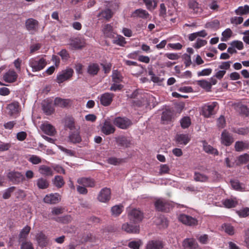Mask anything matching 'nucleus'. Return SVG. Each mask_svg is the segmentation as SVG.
I'll return each instance as SVG.
<instances>
[{"label":"nucleus","mask_w":249,"mask_h":249,"mask_svg":"<svg viewBox=\"0 0 249 249\" xmlns=\"http://www.w3.org/2000/svg\"><path fill=\"white\" fill-rule=\"evenodd\" d=\"M29 64L32 68V71L35 72L43 69L47 65V62L44 58L35 57L30 59Z\"/></svg>","instance_id":"nucleus-1"},{"label":"nucleus","mask_w":249,"mask_h":249,"mask_svg":"<svg viewBox=\"0 0 249 249\" xmlns=\"http://www.w3.org/2000/svg\"><path fill=\"white\" fill-rule=\"evenodd\" d=\"M73 74V70L71 68H67L57 74L55 80L56 82L58 84H61L69 80L72 76Z\"/></svg>","instance_id":"nucleus-2"},{"label":"nucleus","mask_w":249,"mask_h":249,"mask_svg":"<svg viewBox=\"0 0 249 249\" xmlns=\"http://www.w3.org/2000/svg\"><path fill=\"white\" fill-rule=\"evenodd\" d=\"M154 206L156 210L159 212H168L172 208L171 203L163 198L157 199L154 203Z\"/></svg>","instance_id":"nucleus-3"},{"label":"nucleus","mask_w":249,"mask_h":249,"mask_svg":"<svg viewBox=\"0 0 249 249\" xmlns=\"http://www.w3.org/2000/svg\"><path fill=\"white\" fill-rule=\"evenodd\" d=\"M7 177L10 181L15 184H18L25 180V177L21 173L15 171L8 172L7 174Z\"/></svg>","instance_id":"nucleus-4"},{"label":"nucleus","mask_w":249,"mask_h":249,"mask_svg":"<svg viewBox=\"0 0 249 249\" xmlns=\"http://www.w3.org/2000/svg\"><path fill=\"white\" fill-rule=\"evenodd\" d=\"M54 104L53 100L47 99L42 103V108L43 112L47 115H50L54 112Z\"/></svg>","instance_id":"nucleus-5"},{"label":"nucleus","mask_w":249,"mask_h":249,"mask_svg":"<svg viewBox=\"0 0 249 249\" xmlns=\"http://www.w3.org/2000/svg\"><path fill=\"white\" fill-rule=\"evenodd\" d=\"M128 216L130 221L137 223L142 221L143 215L140 210L133 209L128 213Z\"/></svg>","instance_id":"nucleus-6"},{"label":"nucleus","mask_w":249,"mask_h":249,"mask_svg":"<svg viewBox=\"0 0 249 249\" xmlns=\"http://www.w3.org/2000/svg\"><path fill=\"white\" fill-rule=\"evenodd\" d=\"M179 221L188 226H194L197 224V220L190 215L180 214L178 216Z\"/></svg>","instance_id":"nucleus-7"},{"label":"nucleus","mask_w":249,"mask_h":249,"mask_svg":"<svg viewBox=\"0 0 249 249\" xmlns=\"http://www.w3.org/2000/svg\"><path fill=\"white\" fill-rule=\"evenodd\" d=\"M114 124L122 129H126L132 124L131 120L126 118L117 117L113 122Z\"/></svg>","instance_id":"nucleus-8"},{"label":"nucleus","mask_w":249,"mask_h":249,"mask_svg":"<svg viewBox=\"0 0 249 249\" xmlns=\"http://www.w3.org/2000/svg\"><path fill=\"white\" fill-rule=\"evenodd\" d=\"M217 105V103L214 102L210 105L204 106L202 109V114L206 118L210 117L214 114V109Z\"/></svg>","instance_id":"nucleus-9"},{"label":"nucleus","mask_w":249,"mask_h":249,"mask_svg":"<svg viewBox=\"0 0 249 249\" xmlns=\"http://www.w3.org/2000/svg\"><path fill=\"white\" fill-rule=\"evenodd\" d=\"M110 189L107 188H104L100 192L97 198L100 202H107L110 200Z\"/></svg>","instance_id":"nucleus-10"},{"label":"nucleus","mask_w":249,"mask_h":249,"mask_svg":"<svg viewBox=\"0 0 249 249\" xmlns=\"http://www.w3.org/2000/svg\"><path fill=\"white\" fill-rule=\"evenodd\" d=\"M221 142L226 146L231 145L233 142L232 135L226 130H224L221 134Z\"/></svg>","instance_id":"nucleus-11"},{"label":"nucleus","mask_w":249,"mask_h":249,"mask_svg":"<svg viewBox=\"0 0 249 249\" xmlns=\"http://www.w3.org/2000/svg\"><path fill=\"white\" fill-rule=\"evenodd\" d=\"M164 244L162 240L159 239L149 240L145 246V249H162Z\"/></svg>","instance_id":"nucleus-12"},{"label":"nucleus","mask_w":249,"mask_h":249,"mask_svg":"<svg viewBox=\"0 0 249 249\" xmlns=\"http://www.w3.org/2000/svg\"><path fill=\"white\" fill-rule=\"evenodd\" d=\"M60 195L57 193L50 194L46 195L43 199V201L47 204H54L60 201Z\"/></svg>","instance_id":"nucleus-13"},{"label":"nucleus","mask_w":249,"mask_h":249,"mask_svg":"<svg viewBox=\"0 0 249 249\" xmlns=\"http://www.w3.org/2000/svg\"><path fill=\"white\" fill-rule=\"evenodd\" d=\"M184 249H201L196 240L193 238H186L183 242Z\"/></svg>","instance_id":"nucleus-14"},{"label":"nucleus","mask_w":249,"mask_h":249,"mask_svg":"<svg viewBox=\"0 0 249 249\" xmlns=\"http://www.w3.org/2000/svg\"><path fill=\"white\" fill-rule=\"evenodd\" d=\"M85 42L83 39L75 38L70 39L69 45L72 49H81L85 46Z\"/></svg>","instance_id":"nucleus-15"},{"label":"nucleus","mask_w":249,"mask_h":249,"mask_svg":"<svg viewBox=\"0 0 249 249\" xmlns=\"http://www.w3.org/2000/svg\"><path fill=\"white\" fill-rule=\"evenodd\" d=\"M18 74L13 70H10L3 76V79L6 82L12 83L16 81Z\"/></svg>","instance_id":"nucleus-16"},{"label":"nucleus","mask_w":249,"mask_h":249,"mask_svg":"<svg viewBox=\"0 0 249 249\" xmlns=\"http://www.w3.org/2000/svg\"><path fill=\"white\" fill-rule=\"evenodd\" d=\"M122 229L129 233H138L140 231L139 226L132 225L128 223L123 224Z\"/></svg>","instance_id":"nucleus-17"},{"label":"nucleus","mask_w":249,"mask_h":249,"mask_svg":"<svg viewBox=\"0 0 249 249\" xmlns=\"http://www.w3.org/2000/svg\"><path fill=\"white\" fill-rule=\"evenodd\" d=\"M190 12L194 14L199 15L202 12V9L199 4L195 0H191L189 3Z\"/></svg>","instance_id":"nucleus-18"},{"label":"nucleus","mask_w":249,"mask_h":249,"mask_svg":"<svg viewBox=\"0 0 249 249\" xmlns=\"http://www.w3.org/2000/svg\"><path fill=\"white\" fill-rule=\"evenodd\" d=\"M131 17L134 18L147 19L149 17V14L145 10L142 9H138L132 12Z\"/></svg>","instance_id":"nucleus-19"},{"label":"nucleus","mask_w":249,"mask_h":249,"mask_svg":"<svg viewBox=\"0 0 249 249\" xmlns=\"http://www.w3.org/2000/svg\"><path fill=\"white\" fill-rule=\"evenodd\" d=\"M36 238L38 245L42 248L46 247L49 243L47 236L42 232L37 233Z\"/></svg>","instance_id":"nucleus-20"},{"label":"nucleus","mask_w":249,"mask_h":249,"mask_svg":"<svg viewBox=\"0 0 249 249\" xmlns=\"http://www.w3.org/2000/svg\"><path fill=\"white\" fill-rule=\"evenodd\" d=\"M115 129L110 121L106 120L102 127V131L106 135L113 133Z\"/></svg>","instance_id":"nucleus-21"},{"label":"nucleus","mask_w":249,"mask_h":249,"mask_svg":"<svg viewBox=\"0 0 249 249\" xmlns=\"http://www.w3.org/2000/svg\"><path fill=\"white\" fill-rule=\"evenodd\" d=\"M71 101L70 99H64L57 97L54 100V105L60 107H67L70 106Z\"/></svg>","instance_id":"nucleus-22"},{"label":"nucleus","mask_w":249,"mask_h":249,"mask_svg":"<svg viewBox=\"0 0 249 249\" xmlns=\"http://www.w3.org/2000/svg\"><path fill=\"white\" fill-rule=\"evenodd\" d=\"M176 142L178 144L186 145L190 141L188 134H177L175 137Z\"/></svg>","instance_id":"nucleus-23"},{"label":"nucleus","mask_w":249,"mask_h":249,"mask_svg":"<svg viewBox=\"0 0 249 249\" xmlns=\"http://www.w3.org/2000/svg\"><path fill=\"white\" fill-rule=\"evenodd\" d=\"M41 129L47 135L54 136L56 133V130L53 126L50 124H44L41 125Z\"/></svg>","instance_id":"nucleus-24"},{"label":"nucleus","mask_w":249,"mask_h":249,"mask_svg":"<svg viewBox=\"0 0 249 249\" xmlns=\"http://www.w3.org/2000/svg\"><path fill=\"white\" fill-rule=\"evenodd\" d=\"M174 116V112L170 109H166L162 112L161 121L163 123L168 124L172 121Z\"/></svg>","instance_id":"nucleus-25"},{"label":"nucleus","mask_w":249,"mask_h":249,"mask_svg":"<svg viewBox=\"0 0 249 249\" xmlns=\"http://www.w3.org/2000/svg\"><path fill=\"white\" fill-rule=\"evenodd\" d=\"M77 183L86 187H92L95 185L94 180L90 178H78Z\"/></svg>","instance_id":"nucleus-26"},{"label":"nucleus","mask_w":249,"mask_h":249,"mask_svg":"<svg viewBox=\"0 0 249 249\" xmlns=\"http://www.w3.org/2000/svg\"><path fill=\"white\" fill-rule=\"evenodd\" d=\"M222 204L227 208L235 207L238 204V201L236 198H227L222 201Z\"/></svg>","instance_id":"nucleus-27"},{"label":"nucleus","mask_w":249,"mask_h":249,"mask_svg":"<svg viewBox=\"0 0 249 249\" xmlns=\"http://www.w3.org/2000/svg\"><path fill=\"white\" fill-rule=\"evenodd\" d=\"M103 33L106 37L109 38L114 37V33L113 30V27L109 24H106L104 26L102 29Z\"/></svg>","instance_id":"nucleus-28"},{"label":"nucleus","mask_w":249,"mask_h":249,"mask_svg":"<svg viewBox=\"0 0 249 249\" xmlns=\"http://www.w3.org/2000/svg\"><path fill=\"white\" fill-rule=\"evenodd\" d=\"M113 94H102L100 98V103L104 106H109L112 101Z\"/></svg>","instance_id":"nucleus-29"},{"label":"nucleus","mask_w":249,"mask_h":249,"mask_svg":"<svg viewBox=\"0 0 249 249\" xmlns=\"http://www.w3.org/2000/svg\"><path fill=\"white\" fill-rule=\"evenodd\" d=\"M7 109L8 111V114L12 116L18 112L19 104L18 102H13L8 105Z\"/></svg>","instance_id":"nucleus-30"},{"label":"nucleus","mask_w":249,"mask_h":249,"mask_svg":"<svg viewBox=\"0 0 249 249\" xmlns=\"http://www.w3.org/2000/svg\"><path fill=\"white\" fill-rule=\"evenodd\" d=\"M38 22L33 18L28 19L25 22V25L27 29L29 31L35 30L38 26Z\"/></svg>","instance_id":"nucleus-31"},{"label":"nucleus","mask_w":249,"mask_h":249,"mask_svg":"<svg viewBox=\"0 0 249 249\" xmlns=\"http://www.w3.org/2000/svg\"><path fill=\"white\" fill-rule=\"evenodd\" d=\"M197 84L201 88L204 89L205 91L210 92L211 91L212 88L208 81L205 79L198 80L197 81Z\"/></svg>","instance_id":"nucleus-32"},{"label":"nucleus","mask_w":249,"mask_h":249,"mask_svg":"<svg viewBox=\"0 0 249 249\" xmlns=\"http://www.w3.org/2000/svg\"><path fill=\"white\" fill-rule=\"evenodd\" d=\"M100 70L99 66L97 63H91L88 68V72L92 75H96Z\"/></svg>","instance_id":"nucleus-33"},{"label":"nucleus","mask_w":249,"mask_h":249,"mask_svg":"<svg viewBox=\"0 0 249 249\" xmlns=\"http://www.w3.org/2000/svg\"><path fill=\"white\" fill-rule=\"evenodd\" d=\"M30 230L31 227L28 226H26L21 231L19 235V242H22L26 239Z\"/></svg>","instance_id":"nucleus-34"},{"label":"nucleus","mask_w":249,"mask_h":249,"mask_svg":"<svg viewBox=\"0 0 249 249\" xmlns=\"http://www.w3.org/2000/svg\"><path fill=\"white\" fill-rule=\"evenodd\" d=\"M236 109L239 111L241 115H244L246 117L249 116V108H248L246 106L238 104L236 106Z\"/></svg>","instance_id":"nucleus-35"},{"label":"nucleus","mask_w":249,"mask_h":249,"mask_svg":"<svg viewBox=\"0 0 249 249\" xmlns=\"http://www.w3.org/2000/svg\"><path fill=\"white\" fill-rule=\"evenodd\" d=\"M112 16L113 13L111 10L109 9H107L100 12L98 17L108 20L112 18Z\"/></svg>","instance_id":"nucleus-36"},{"label":"nucleus","mask_w":249,"mask_h":249,"mask_svg":"<svg viewBox=\"0 0 249 249\" xmlns=\"http://www.w3.org/2000/svg\"><path fill=\"white\" fill-rule=\"evenodd\" d=\"M116 142L119 145L122 147H128L130 145V141L124 137L118 138Z\"/></svg>","instance_id":"nucleus-37"},{"label":"nucleus","mask_w":249,"mask_h":249,"mask_svg":"<svg viewBox=\"0 0 249 249\" xmlns=\"http://www.w3.org/2000/svg\"><path fill=\"white\" fill-rule=\"evenodd\" d=\"M249 147L248 143L242 141H237L235 142L234 147L236 151H241Z\"/></svg>","instance_id":"nucleus-38"},{"label":"nucleus","mask_w":249,"mask_h":249,"mask_svg":"<svg viewBox=\"0 0 249 249\" xmlns=\"http://www.w3.org/2000/svg\"><path fill=\"white\" fill-rule=\"evenodd\" d=\"M203 149L207 153L214 154L215 155H218V152L216 149L214 148L211 145L208 144L206 142H204Z\"/></svg>","instance_id":"nucleus-39"},{"label":"nucleus","mask_w":249,"mask_h":249,"mask_svg":"<svg viewBox=\"0 0 249 249\" xmlns=\"http://www.w3.org/2000/svg\"><path fill=\"white\" fill-rule=\"evenodd\" d=\"M65 125L67 128L70 130H73L75 128L74 119L72 117H67L65 119Z\"/></svg>","instance_id":"nucleus-40"},{"label":"nucleus","mask_w":249,"mask_h":249,"mask_svg":"<svg viewBox=\"0 0 249 249\" xmlns=\"http://www.w3.org/2000/svg\"><path fill=\"white\" fill-rule=\"evenodd\" d=\"M235 13L237 15H247L249 13V6L245 5L244 6H239L235 10Z\"/></svg>","instance_id":"nucleus-41"},{"label":"nucleus","mask_w":249,"mask_h":249,"mask_svg":"<svg viewBox=\"0 0 249 249\" xmlns=\"http://www.w3.org/2000/svg\"><path fill=\"white\" fill-rule=\"evenodd\" d=\"M40 174L43 175L51 176L53 175V171L51 168L46 165H41L39 169Z\"/></svg>","instance_id":"nucleus-42"},{"label":"nucleus","mask_w":249,"mask_h":249,"mask_svg":"<svg viewBox=\"0 0 249 249\" xmlns=\"http://www.w3.org/2000/svg\"><path fill=\"white\" fill-rule=\"evenodd\" d=\"M36 184L39 189H45L49 187V183L46 179L41 178L37 179Z\"/></svg>","instance_id":"nucleus-43"},{"label":"nucleus","mask_w":249,"mask_h":249,"mask_svg":"<svg viewBox=\"0 0 249 249\" xmlns=\"http://www.w3.org/2000/svg\"><path fill=\"white\" fill-rule=\"evenodd\" d=\"M180 125L181 127L183 128H188L191 124V119L188 116H185L183 117L180 121Z\"/></svg>","instance_id":"nucleus-44"},{"label":"nucleus","mask_w":249,"mask_h":249,"mask_svg":"<svg viewBox=\"0 0 249 249\" xmlns=\"http://www.w3.org/2000/svg\"><path fill=\"white\" fill-rule=\"evenodd\" d=\"M52 219L56 222L62 223H68L72 220L71 217L70 215H66L62 217L52 218Z\"/></svg>","instance_id":"nucleus-45"},{"label":"nucleus","mask_w":249,"mask_h":249,"mask_svg":"<svg viewBox=\"0 0 249 249\" xmlns=\"http://www.w3.org/2000/svg\"><path fill=\"white\" fill-rule=\"evenodd\" d=\"M112 80L114 83H118L122 81L123 77L118 70H113L112 74Z\"/></svg>","instance_id":"nucleus-46"},{"label":"nucleus","mask_w":249,"mask_h":249,"mask_svg":"<svg viewBox=\"0 0 249 249\" xmlns=\"http://www.w3.org/2000/svg\"><path fill=\"white\" fill-rule=\"evenodd\" d=\"M123 206L121 205H117L111 208V212L112 215L119 216L123 212Z\"/></svg>","instance_id":"nucleus-47"},{"label":"nucleus","mask_w":249,"mask_h":249,"mask_svg":"<svg viewBox=\"0 0 249 249\" xmlns=\"http://www.w3.org/2000/svg\"><path fill=\"white\" fill-rule=\"evenodd\" d=\"M70 141L73 143H79L81 141V138L78 132H74L69 136Z\"/></svg>","instance_id":"nucleus-48"},{"label":"nucleus","mask_w":249,"mask_h":249,"mask_svg":"<svg viewBox=\"0 0 249 249\" xmlns=\"http://www.w3.org/2000/svg\"><path fill=\"white\" fill-rule=\"evenodd\" d=\"M114 44L121 46H124L126 43L125 38L121 35H117V36L113 40Z\"/></svg>","instance_id":"nucleus-49"},{"label":"nucleus","mask_w":249,"mask_h":249,"mask_svg":"<svg viewBox=\"0 0 249 249\" xmlns=\"http://www.w3.org/2000/svg\"><path fill=\"white\" fill-rule=\"evenodd\" d=\"M53 183L56 187L60 188L64 185L65 182L62 177L56 176L53 180Z\"/></svg>","instance_id":"nucleus-50"},{"label":"nucleus","mask_w":249,"mask_h":249,"mask_svg":"<svg viewBox=\"0 0 249 249\" xmlns=\"http://www.w3.org/2000/svg\"><path fill=\"white\" fill-rule=\"evenodd\" d=\"M236 213L240 217H246L249 215V208L245 207L236 211Z\"/></svg>","instance_id":"nucleus-51"},{"label":"nucleus","mask_w":249,"mask_h":249,"mask_svg":"<svg viewBox=\"0 0 249 249\" xmlns=\"http://www.w3.org/2000/svg\"><path fill=\"white\" fill-rule=\"evenodd\" d=\"M194 179L196 181L206 182L208 180V178L203 174L199 173H195Z\"/></svg>","instance_id":"nucleus-52"},{"label":"nucleus","mask_w":249,"mask_h":249,"mask_svg":"<svg viewBox=\"0 0 249 249\" xmlns=\"http://www.w3.org/2000/svg\"><path fill=\"white\" fill-rule=\"evenodd\" d=\"M222 228L224 229L225 231L229 235H233L234 233V227L230 224L225 223L223 225Z\"/></svg>","instance_id":"nucleus-53"},{"label":"nucleus","mask_w":249,"mask_h":249,"mask_svg":"<svg viewBox=\"0 0 249 249\" xmlns=\"http://www.w3.org/2000/svg\"><path fill=\"white\" fill-rule=\"evenodd\" d=\"M231 30L230 28L226 29L222 34L221 40L222 41H227L231 36Z\"/></svg>","instance_id":"nucleus-54"},{"label":"nucleus","mask_w":249,"mask_h":249,"mask_svg":"<svg viewBox=\"0 0 249 249\" xmlns=\"http://www.w3.org/2000/svg\"><path fill=\"white\" fill-rule=\"evenodd\" d=\"M16 187L12 186L7 189L3 194V198L4 199H8L11 195V194L14 192Z\"/></svg>","instance_id":"nucleus-55"},{"label":"nucleus","mask_w":249,"mask_h":249,"mask_svg":"<svg viewBox=\"0 0 249 249\" xmlns=\"http://www.w3.org/2000/svg\"><path fill=\"white\" fill-rule=\"evenodd\" d=\"M142 244L141 240L136 241H131L128 243V246L131 249H140V247Z\"/></svg>","instance_id":"nucleus-56"},{"label":"nucleus","mask_w":249,"mask_h":249,"mask_svg":"<svg viewBox=\"0 0 249 249\" xmlns=\"http://www.w3.org/2000/svg\"><path fill=\"white\" fill-rule=\"evenodd\" d=\"M15 195L16 197L19 200H23L26 196L25 191L20 189L15 192Z\"/></svg>","instance_id":"nucleus-57"},{"label":"nucleus","mask_w":249,"mask_h":249,"mask_svg":"<svg viewBox=\"0 0 249 249\" xmlns=\"http://www.w3.org/2000/svg\"><path fill=\"white\" fill-rule=\"evenodd\" d=\"M249 161V155L244 154L238 157V162L240 164L246 163Z\"/></svg>","instance_id":"nucleus-58"},{"label":"nucleus","mask_w":249,"mask_h":249,"mask_svg":"<svg viewBox=\"0 0 249 249\" xmlns=\"http://www.w3.org/2000/svg\"><path fill=\"white\" fill-rule=\"evenodd\" d=\"M217 125L218 127L220 128H223L226 126V120L223 116H220L217 119Z\"/></svg>","instance_id":"nucleus-59"},{"label":"nucleus","mask_w":249,"mask_h":249,"mask_svg":"<svg viewBox=\"0 0 249 249\" xmlns=\"http://www.w3.org/2000/svg\"><path fill=\"white\" fill-rule=\"evenodd\" d=\"M231 185L232 188L237 191H241L242 188L241 186V184L239 181L236 180L231 181Z\"/></svg>","instance_id":"nucleus-60"},{"label":"nucleus","mask_w":249,"mask_h":249,"mask_svg":"<svg viewBox=\"0 0 249 249\" xmlns=\"http://www.w3.org/2000/svg\"><path fill=\"white\" fill-rule=\"evenodd\" d=\"M207 44V41L204 39H197L196 42L194 45V47L196 49H199L200 47L204 46Z\"/></svg>","instance_id":"nucleus-61"},{"label":"nucleus","mask_w":249,"mask_h":249,"mask_svg":"<svg viewBox=\"0 0 249 249\" xmlns=\"http://www.w3.org/2000/svg\"><path fill=\"white\" fill-rule=\"evenodd\" d=\"M212 72V70L210 68L205 69L201 71L197 72V76H208Z\"/></svg>","instance_id":"nucleus-62"},{"label":"nucleus","mask_w":249,"mask_h":249,"mask_svg":"<svg viewBox=\"0 0 249 249\" xmlns=\"http://www.w3.org/2000/svg\"><path fill=\"white\" fill-rule=\"evenodd\" d=\"M231 45L233 47L236 48L237 49L241 50L244 48V45L242 41L235 40L233 41L231 43Z\"/></svg>","instance_id":"nucleus-63"},{"label":"nucleus","mask_w":249,"mask_h":249,"mask_svg":"<svg viewBox=\"0 0 249 249\" xmlns=\"http://www.w3.org/2000/svg\"><path fill=\"white\" fill-rule=\"evenodd\" d=\"M29 161L34 164H37L41 162V159L36 155H32L29 158Z\"/></svg>","instance_id":"nucleus-64"}]
</instances>
